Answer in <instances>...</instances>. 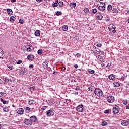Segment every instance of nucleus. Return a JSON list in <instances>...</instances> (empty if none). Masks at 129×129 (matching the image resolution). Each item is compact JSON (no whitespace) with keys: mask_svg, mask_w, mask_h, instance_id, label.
<instances>
[{"mask_svg":"<svg viewBox=\"0 0 129 129\" xmlns=\"http://www.w3.org/2000/svg\"><path fill=\"white\" fill-rule=\"evenodd\" d=\"M94 94L97 96H102L103 92L102 90L99 88H96L94 91Z\"/></svg>","mask_w":129,"mask_h":129,"instance_id":"obj_1","label":"nucleus"},{"mask_svg":"<svg viewBox=\"0 0 129 129\" xmlns=\"http://www.w3.org/2000/svg\"><path fill=\"white\" fill-rule=\"evenodd\" d=\"M100 5H97V8L99 11H101V12H103L105 11V3L103 2H100Z\"/></svg>","mask_w":129,"mask_h":129,"instance_id":"obj_2","label":"nucleus"},{"mask_svg":"<svg viewBox=\"0 0 129 129\" xmlns=\"http://www.w3.org/2000/svg\"><path fill=\"white\" fill-rule=\"evenodd\" d=\"M108 30L110 31V32H112L113 34L116 33V30H115V26L114 25H110L108 27Z\"/></svg>","mask_w":129,"mask_h":129,"instance_id":"obj_3","label":"nucleus"},{"mask_svg":"<svg viewBox=\"0 0 129 129\" xmlns=\"http://www.w3.org/2000/svg\"><path fill=\"white\" fill-rule=\"evenodd\" d=\"M119 113V107L117 105H115L113 107V113L114 114H117Z\"/></svg>","mask_w":129,"mask_h":129,"instance_id":"obj_4","label":"nucleus"},{"mask_svg":"<svg viewBox=\"0 0 129 129\" xmlns=\"http://www.w3.org/2000/svg\"><path fill=\"white\" fill-rule=\"evenodd\" d=\"M115 100L114 97L113 96H109L107 97V101L109 103H112Z\"/></svg>","mask_w":129,"mask_h":129,"instance_id":"obj_5","label":"nucleus"},{"mask_svg":"<svg viewBox=\"0 0 129 129\" xmlns=\"http://www.w3.org/2000/svg\"><path fill=\"white\" fill-rule=\"evenodd\" d=\"M121 124L123 126H127V125H129V119L122 120L121 121Z\"/></svg>","mask_w":129,"mask_h":129,"instance_id":"obj_6","label":"nucleus"},{"mask_svg":"<svg viewBox=\"0 0 129 129\" xmlns=\"http://www.w3.org/2000/svg\"><path fill=\"white\" fill-rule=\"evenodd\" d=\"M54 111L52 110H49L47 111H46V115L47 116H53L54 115Z\"/></svg>","mask_w":129,"mask_h":129,"instance_id":"obj_7","label":"nucleus"},{"mask_svg":"<svg viewBox=\"0 0 129 129\" xmlns=\"http://www.w3.org/2000/svg\"><path fill=\"white\" fill-rule=\"evenodd\" d=\"M77 111L79 112H82L83 111V106L82 105H80L76 107Z\"/></svg>","mask_w":129,"mask_h":129,"instance_id":"obj_8","label":"nucleus"},{"mask_svg":"<svg viewBox=\"0 0 129 129\" xmlns=\"http://www.w3.org/2000/svg\"><path fill=\"white\" fill-rule=\"evenodd\" d=\"M24 122L25 124H26L27 125H32L33 124V123L32 122V121H31V120L29 119H25L24 120Z\"/></svg>","mask_w":129,"mask_h":129,"instance_id":"obj_9","label":"nucleus"},{"mask_svg":"<svg viewBox=\"0 0 129 129\" xmlns=\"http://www.w3.org/2000/svg\"><path fill=\"white\" fill-rule=\"evenodd\" d=\"M16 111L18 114H20V115H22V114H24V109L22 108H19L16 110Z\"/></svg>","mask_w":129,"mask_h":129,"instance_id":"obj_10","label":"nucleus"},{"mask_svg":"<svg viewBox=\"0 0 129 129\" xmlns=\"http://www.w3.org/2000/svg\"><path fill=\"white\" fill-rule=\"evenodd\" d=\"M30 119L31 122H36L37 121V117L36 116H32L30 117Z\"/></svg>","mask_w":129,"mask_h":129,"instance_id":"obj_11","label":"nucleus"},{"mask_svg":"<svg viewBox=\"0 0 129 129\" xmlns=\"http://www.w3.org/2000/svg\"><path fill=\"white\" fill-rule=\"evenodd\" d=\"M108 78L110 79V80H114V79H115V75L111 74L109 75Z\"/></svg>","mask_w":129,"mask_h":129,"instance_id":"obj_12","label":"nucleus"},{"mask_svg":"<svg viewBox=\"0 0 129 129\" xmlns=\"http://www.w3.org/2000/svg\"><path fill=\"white\" fill-rule=\"evenodd\" d=\"M41 31L40 30H36L35 32V36L36 37H39L40 35H41Z\"/></svg>","mask_w":129,"mask_h":129,"instance_id":"obj_13","label":"nucleus"},{"mask_svg":"<svg viewBox=\"0 0 129 129\" xmlns=\"http://www.w3.org/2000/svg\"><path fill=\"white\" fill-rule=\"evenodd\" d=\"M35 103H36V101L34 100H30L28 101V104H29V105H33L35 104Z\"/></svg>","mask_w":129,"mask_h":129,"instance_id":"obj_14","label":"nucleus"},{"mask_svg":"<svg viewBox=\"0 0 129 129\" xmlns=\"http://www.w3.org/2000/svg\"><path fill=\"white\" fill-rule=\"evenodd\" d=\"M58 3H59V1L56 0L54 3L52 4V7H53V8H56V7H58Z\"/></svg>","mask_w":129,"mask_h":129,"instance_id":"obj_15","label":"nucleus"},{"mask_svg":"<svg viewBox=\"0 0 129 129\" xmlns=\"http://www.w3.org/2000/svg\"><path fill=\"white\" fill-rule=\"evenodd\" d=\"M19 73L20 75H24L25 73H26V70L25 69H22L20 70Z\"/></svg>","mask_w":129,"mask_h":129,"instance_id":"obj_16","label":"nucleus"},{"mask_svg":"<svg viewBox=\"0 0 129 129\" xmlns=\"http://www.w3.org/2000/svg\"><path fill=\"white\" fill-rule=\"evenodd\" d=\"M96 45L97 46V47H98V48H100V47H101V46H102V44H101V41H98L96 43Z\"/></svg>","mask_w":129,"mask_h":129,"instance_id":"obj_17","label":"nucleus"},{"mask_svg":"<svg viewBox=\"0 0 129 129\" xmlns=\"http://www.w3.org/2000/svg\"><path fill=\"white\" fill-rule=\"evenodd\" d=\"M4 112H9L10 111V107H6L3 108Z\"/></svg>","mask_w":129,"mask_h":129,"instance_id":"obj_18","label":"nucleus"},{"mask_svg":"<svg viewBox=\"0 0 129 129\" xmlns=\"http://www.w3.org/2000/svg\"><path fill=\"white\" fill-rule=\"evenodd\" d=\"M7 12L9 16H11L13 14V11L11 9H8Z\"/></svg>","mask_w":129,"mask_h":129,"instance_id":"obj_19","label":"nucleus"},{"mask_svg":"<svg viewBox=\"0 0 129 129\" xmlns=\"http://www.w3.org/2000/svg\"><path fill=\"white\" fill-rule=\"evenodd\" d=\"M43 67L46 69V68H48V62H44L42 63Z\"/></svg>","mask_w":129,"mask_h":129,"instance_id":"obj_20","label":"nucleus"},{"mask_svg":"<svg viewBox=\"0 0 129 129\" xmlns=\"http://www.w3.org/2000/svg\"><path fill=\"white\" fill-rule=\"evenodd\" d=\"M27 58L28 60H33L35 58V56L33 55H29L27 56Z\"/></svg>","mask_w":129,"mask_h":129,"instance_id":"obj_21","label":"nucleus"},{"mask_svg":"<svg viewBox=\"0 0 129 129\" xmlns=\"http://www.w3.org/2000/svg\"><path fill=\"white\" fill-rule=\"evenodd\" d=\"M114 87H119L120 86V84L118 82H114L113 83Z\"/></svg>","mask_w":129,"mask_h":129,"instance_id":"obj_22","label":"nucleus"},{"mask_svg":"<svg viewBox=\"0 0 129 129\" xmlns=\"http://www.w3.org/2000/svg\"><path fill=\"white\" fill-rule=\"evenodd\" d=\"M31 48H32V44H30L29 45H28V47L26 50L27 52H31V51L32 50Z\"/></svg>","mask_w":129,"mask_h":129,"instance_id":"obj_23","label":"nucleus"},{"mask_svg":"<svg viewBox=\"0 0 129 129\" xmlns=\"http://www.w3.org/2000/svg\"><path fill=\"white\" fill-rule=\"evenodd\" d=\"M1 102H3V104H9V102L8 101H5L2 98L0 99Z\"/></svg>","mask_w":129,"mask_h":129,"instance_id":"obj_24","label":"nucleus"},{"mask_svg":"<svg viewBox=\"0 0 129 129\" xmlns=\"http://www.w3.org/2000/svg\"><path fill=\"white\" fill-rule=\"evenodd\" d=\"M102 18H103V16L101 14L98 15V16L97 17V20H102Z\"/></svg>","mask_w":129,"mask_h":129,"instance_id":"obj_25","label":"nucleus"},{"mask_svg":"<svg viewBox=\"0 0 129 129\" xmlns=\"http://www.w3.org/2000/svg\"><path fill=\"white\" fill-rule=\"evenodd\" d=\"M88 71L90 73V74H94V73H95V71H94V70H91L90 69H88Z\"/></svg>","mask_w":129,"mask_h":129,"instance_id":"obj_26","label":"nucleus"},{"mask_svg":"<svg viewBox=\"0 0 129 129\" xmlns=\"http://www.w3.org/2000/svg\"><path fill=\"white\" fill-rule=\"evenodd\" d=\"M70 6L71 8H75L76 7V3H71L70 4Z\"/></svg>","mask_w":129,"mask_h":129,"instance_id":"obj_27","label":"nucleus"},{"mask_svg":"<svg viewBox=\"0 0 129 129\" xmlns=\"http://www.w3.org/2000/svg\"><path fill=\"white\" fill-rule=\"evenodd\" d=\"M62 29L63 31H67L68 30V26L67 25H63Z\"/></svg>","mask_w":129,"mask_h":129,"instance_id":"obj_28","label":"nucleus"},{"mask_svg":"<svg viewBox=\"0 0 129 129\" xmlns=\"http://www.w3.org/2000/svg\"><path fill=\"white\" fill-rule=\"evenodd\" d=\"M10 22H14L16 21V18L12 16L10 18Z\"/></svg>","mask_w":129,"mask_h":129,"instance_id":"obj_29","label":"nucleus"},{"mask_svg":"<svg viewBox=\"0 0 129 129\" xmlns=\"http://www.w3.org/2000/svg\"><path fill=\"white\" fill-rule=\"evenodd\" d=\"M111 10H112V6L111 5H109L107 6V10L110 11H111Z\"/></svg>","mask_w":129,"mask_h":129,"instance_id":"obj_30","label":"nucleus"},{"mask_svg":"<svg viewBox=\"0 0 129 129\" xmlns=\"http://www.w3.org/2000/svg\"><path fill=\"white\" fill-rule=\"evenodd\" d=\"M95 51L94 52L95 55H99V54H100V52H99V51L97 50V48H95Z\"/></svg>","mask_w":129,"mask_h":129,"instance_id":"obj_31","label":"nucleus"},{"mask_svg":"<svg viewBox=\"0 0 129 129\" xmlns=\"http://www.w3.org/2000/svg\"><path fill=\"white\" fill-rule=\"evenodd\" d=\"M107 124H108L107 122L103 121L102 122V125L103 126H106V125H107Z\"/></svg>","mask_w":129,"mask_h":129,"instance_id":"obj_32","label":"nucleus"},{"mask_svg":"<svg viewBox=\"0 0 129 129\" xmlns=\"http://www.w3.org/2000/svg\"><path fill=\"white\" fill-rule=\"evenodd\" d=\"M37 53L38 55H42L43 54V50L42 49H39Z\"/></svg>","mask_w":129,"mask_h":129,"instance_id":"obj_33","label":"nucleus"},{"mask_svg":"<svg viewBox=\"0 0 129 129\" xmlns=\"http://www.w3.org/2000/svg\"><path fill=\"white\" fill-rule=\"evenodd\" d=\"M47 107H48L47 106H43L42 107V108H41V110L42 111H44V110H46V109H47Z\"/></svg>","mask_w":129,"mask_h":129,"instance_id":"obj_34","label":"nucleus"},{"mask_svg":"<svg viewBox=\"0 0 129 129\" xmlns=\"http://www.w3.org/2000/svg\"><path fill=\"white\" fill-rule=\"evenodd\" d=\"M58 5L60 7H62V6H63V5H64V2L60 1L58 3Z\"/></svg>","mask_w":129,"mask_h":129,"instance_id":"obj_35","label":"nucleus"},{"mask_svg":"<svg viewBox=\"0 0 129 129\" xmlns=\"http://www.w3.org/2000/svg\"><path fill=\"white\" fill-rule=\"evenodd\" d=\"M7 67L10 69V70H13V69H14V67L13 66H7Z\"/></svg>","mask_w":129,"mask_h":129,"instance_id":"obj_36","label":"nucleus"},{"mask_svg":"<svg viewBox=\"0 0 129 129\" xmlns=\"http://www.w3.org/2000/svg\"><path fill=\"white\" fill-rule=\"evenodd\" d=\"M5 94H7V93L5 92H0V97H3V95H5Z\"/></svg>","mask_w":129,"mask_h":129,"instance_id":"obj_37","label":"nucleus"},{"mask_svg":"<svg viewBox=\"0 0 129 129\" xmlns=\"http://www.w3.org/2000/svg\"><path fill=\"white\" fill-rule=\"evenodd\" d=\"M92 12L94 13V14H96V13L97 12V10L95 8L92 9Z\"/></svg>","mask_w":129,"mask_h":129,"instance_id":"obj_38","label":"nucleus"},{"mask_svg":"<svg viewBox=\"0 0 129 129\" xmlns=\"http://www.w3.org/2000/svg\"><path fill=\"white\" fill-rule=\"evenodd\" d=\"M29 89H30V90L34 91L35 90V86L30 87L29 88Z\"/></svg>","mask_w":129,"mask_h":129,"instance_id":"obj_39","label":"nucleus"},{"mask_svg":"<svg viewBox=\"0 0 129 129\" xmlns=\"http://www.w3.org/2000/svg\"><path fill=\"white\" fill-rule=\"evenodd\" d=\"M84 11L85 13H88V12H89V10L88 8H85L84 9Z\"/></svg>","mask_w":129,"mask_h":129,"instance_id":"obj_40","label":"nucleus"},{"mask_svg":"<svg viewBox=\"0 0 129 129\" xmlns=\"http://www.w3.org/2000/svg\"><path fill=\"white\" fill-rule=\"evenodd\" d=\"M76 57H77V58H80V57H81V54L79 53H77L76 54Z\"/></svg>","mask_w":129,"mask_h":129,"instance_id":"obj_41","label":"nucleus"},{"mask_svg":"<svg viewBox=\"0 0 129 129\" xmlns=\"http://www.w3.org/2000/svg\"><path fill=\"white\" fill-rule=\"evenodd\" d=\"M98 59H99L100 61H102V56L100 55H98Z\"/></svg>","mask_w":129,"mask_h":129,"instance_id":"obj_42","label":"nucleus"},{"mask_svg":"<svg viewBox=\"0 0 129 129\" xmlns=\"http://www.w3.org/2000/svg\"><path fill=\"white\" fill-rule=\"evenodd\" d=\"M16 64H17V65H20V64H22V60H18Z\"/></svg>","mask_w":129,"mask_h":129,"instance_id":"obj_43","label":"nucleus"},{"mask_svg":"<svg viewBox=\"0 0 129 129\" xmlns=\"http://www.w3.org/2000/svg\"><path fill=\"white\" fill-rule=\"evenodd\" d=\"M57 16H60V15H62V13L61 12L57 11L56 13Z\"/></svg>","mask_w":129,"mask_h":129,"instance_id":"obj_44","label":"nucleus"},{"mask_svg":"<svg viewBox=\"0 0 129 129\" xmlns=\"http://www.w3.org/2000/svg\"><path fill=\"white\" fill-rule=\"evenodd\" d=\"M123 104H125V105H126V104H127V100H125L123 101Z\"/></svg>","mask_w":129,"mask_h":129,"instance_id":"obj_45","label":"nucleus"},{"mask_svg":"<svg viewBox=\"0 0 129 129\" xmlns=\"http://www.w3.org/2000/svg\"><path fill=\"white\" fill-rule=\"evenodd\" d=\"M25 110H27V111H30V110H31V108H30V107H27L26 108H25Z\"/></svg>","mask_w":129,"mask_h":129,"instance_id":"obj_46","label":"nucleus"},{"mask_svg":"<svg viewBox=\"0 0 129 129\" xmlns=\"http://www.w3.org/2000/svg\"><path fill=\"white\" fill-rule=\"evenodd\" d=\"M109 113V110H106L104 111V113H105V114H107Z\"/></svg>","mask_w":129,"mask_h":129,"instance_id":"obj_47","label":"nucleus"},{"mask_svg":"<svg viewBox=\"0 0 129 129\" xmlns=\"http://www.w3.org/2000/svg\"><path fill=\"white\" fill-rule=\"evenodd\" d=\"M4 81H5V82H9V78L6 77V78H5Z\"/></svg>","mask_w":129,"mask_h":129,"instance_id":"obj_48","label":"nucleus"},{"mask_svg":"<svg viewBox=\"0 0 129 129\" xmlns=\"http://www.w3.org/2000/svg\"><path fill=\"white\" fill-rule=\"evenodd\" d=\"M19 23H20V24H23V23H24V20H22V19H20Z\"/></svg>","mask_w":129,"mask_h":129,"instance_id":"obj_49","label":"nucleus"},{"mask_svg":"<svg viewBox=\"0 0 129 129\" xmlns=\"http://www.w3.org/2000/svg\"><path fill=\"white\" fill-rule=\"evenodd\" d=\"M29 68H34V65L33 64H31L29 66Z\"/></svg>","mask_w":129,"mask_h":129,"instance_id":"obj_50","label":"nucleus"},{"mask_svg":"<svg viewBox=\"0 0 129 129\" xmlns=\"http://www.w3.org/2000/svg\"><path fill=\"white\" fill-rule=\"evenodd\" d=\"M124 79H125V78H124V77H122V78H121V81H124Z\"/></svg>","mask_w":129,"mask_h":129,"instance_id":"obj_51","label":"nucleus"},{"mask_svg":"<svg viewBox=\"0 0 129 129\" xmlns=\"http://www.w3.org/2000/svg\"><path fill=\"white\" fill-rule=\"evenodd\" d=\"M80 89V88L79 87V86H77L76 88V90H79Z\"/></svg>","mask_w":129,"mask_h":129,"instance_id":"obj_52","label":"nucleus"},{"mask_svg":"<svg viewBox=\"0 0 129 129\" xmlns=\"http://www.w3.org/2000/svg\"><path fill=\"white\" fill-rule=\"evenodd\" d=\"M53 74H54V75H57V72L54 71V72H53Z\"/></svg>","mask_w":129,"mask_h":129,"instance_id":"obj_53","label":"nucleus"},{"mask_svg":"<svg viewBox=\"0 0 129 129\" xmlns=\"http://www.w3.org/2000/svg\"><path fill=\"white\" fill-rule=\"evenodd\" d=\"M9 81H10V82H13V78L12 79H9Z\"/></svg>","mask_w":129,"mask_h":129,"instance_id":"obj_54","label":"nucleus"},{"mask_svg":"<svg viewBox=\"0 0 129 129\" xmlns=\"http://www.w3.org/2000/svg\"><path fill=\"white\" fill-rule=\"evenodd\" d=\"M112 12H113V13H116V9H114L113 10H112Z\"/></svg>","mask_w":129,"mask_h":129,"instance_id":"obj_55","label":"nucleus"},{"mask_svg":"<svg viewBox=\"0 0 129 129\" xmlns=\"http://www.w3.org/2000/svg\"><path fill=\"white\" fill-rule=\"evenodd\" d=\"M37 3H41V2H43V0H36Z\"/></svg>","mask_w":129,"mask_h":129,"instance_id":"obj_56","label":"nucleus"},{"mask_svg":"<svg viewBox=\"0 0 129 129\" xmlns=\"http://www.w3.org/2000/svg\"><path fill=\"white\" fill-rule=\"evenodd\" d=\"M88 89H89V91H92V88H91V87L88 88Z\"/></svg>","mask_w":129,"mask_h":129,"instance_id":"obj_57","label":"nucleus"},{"mask_svg":"<svg viewBox=\"0 0 129 129\" xmlns=\"http://www.w3.org/2000/svg\"><path fill=\"white\" fill-rule=\"evenodd\" d=\"M74 67H75V68H78V65H77V64H75V65H74Z\"/></svg>","mask_w":129,"mask_h":129,"instance_id":"obj_58","label":"nucleus"},{"mask_svg":"<svg viewBox=\"0 0 129 129\" xmlns=\"http://www.w3.org/2000/svg\"><path fill=\"white\" fill-rule=\"evenodd\" d=\"M3 55V53H2V52H0V58H2Z\"/></svg>","mask_w":129,"mask_h":129,"instance_id":"obj_59","label":"nucleus"},{"mask_svg":"<svg viewBox=\"0 0 129 129\" xmlns=\"http://www.w3.org/2000/svg\"><path fill=\"white\" fill-rule=\"evenodd\" d=\"M3 81L2 80L0 79V84H3Z\"/></svg>","mask_w":129,"mask_h":129,"instance_id":"obj_60","label":"nucleus"},{"mask_svg":"<svg viewBox=\"0 0 129 129\" xmlns=\"http://www.w3.org/2000/svg\"><path fill=\"white\" fill-rule=\"evenodd\" d=\"M107 67H110V64H109V63H108Z\"/></svg>","mask_w":129,"mask_h":129,"instance_id":"obj_61","label":"nucleus"},{"mask_svg":"<svg viewBox=\"0 0 129 129\" xmlns=\"http://www.w3.org/2000/svg\"><path fill=\"white\" fill-rule=\"evenodd\" d=\"M12 3H15L16 2V0H11Z\"/></svg>","mask_w":129,"mask_h":129,"instance_id":"obj_62","label":"nucleus"},{"mask_svg":"<svg viewBox=\"0 0 129 129\" xmlns=\"http://www.w3.org/2000/svg\"><path fill=\"white\" fill-rule=\"evenodd\" d=\"M65 69H66L65 67H63V68H62V70H65Z\"/></svg>","mask_w":129,"mask_h":129,"instance_id":"obj_63","label":"nucleus"},{"mask_svg":"<svg viewBox=\"0 0 129 129\" xmlns=\"http://www.w3.org/2000/svg\"><path fill=\"white\" fill-rule=\"evenodd\" d=\"M127 14H128V15H129V11L127 12Z\"/></svg>","mask_w":129,"mask_h":129,"instance_id":"obj_64","label":"nucleus"}]
</instances>
